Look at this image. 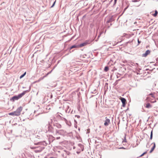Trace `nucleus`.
Segmentation results:
<instances>
[{"mask_svg":"<svg viewBox=\"0 0 158 158\" xmlns=\"http://www.w3.org/2000/svg\"><path fill=\"white\" fill-rule=\"evenodd\" d=\"M27 91H24L22 93L19 94L18 96H14L11 99V100L13 101L16 100H18L19 99L22 97L27 92Z\"/></svg>","mask_w":158,"mask_h":158,"instance_id":"obj_1","label":"nucleus"},{"mask_svg":"<svg viewBox=\"0 0 158 158\" xmlns=\"http://www.w3.org/2000/svg\"><path fill=\"white\" fill-rule=\"evenodd\" d=\"M22 110L23 107L22 106H20L15 111H14L15 116H19L21 114V112Z\"/></svg>","mask_w":158,"mask_h":158,"instance_id":"obj_2","label":"nucleus"},{"mask_svg":"<svg viewBox=\"0 0 158 158\" xmlns=\"http://www.w3.org/2000/svg\"><path fill=\"white\" fill-rule=\"evenodd\" d=\"M90 43H91V42L90 41H89V40H86L84 43L80 44L79 45V48L85 46L88 44H90Z\"/></svg>","mask_w":158,"mask_h":158,"instance_id":"obj_3","label":"nucleus"},{"mask_svg":"<svg viewBox=\"0 0 158 158\" xmlns=\"http://www.w3.org/2000/svg\"><path fill=\"white\" fill-rule=\"evenodd\" d=\"M110 123V120L108 118H107L106 117V120L105 121L104 125L105 126H108Z\"/></svg>","mask_w":158,"mask_h":158,"instance_id":"obj_4","label":"nucleus"},{"mask_svg":"<svg viewBox=\"0 0 158 158\" xmlns=\"http://www.w3.org/2000/svg\"><path fill=\"white\" fill-rule=\"evenodd\" d=\"M121 100L123 106H124L125 105L126 103V99L124 98L120 97L119 98Z\"/></svg>","mask_w":158,"mask_h":158,"instance_id":"obj_5","label":"nucleus"},{"mask_svg":"<svg viewBox=\"0 0 158 158\" xmlns=\"http://www.w3.org/2000/svg\"><path fill=\"white\" fill-rule=\"evenodd\" d=\"M150 51L149 50H147L145 53L143 54V56L146 57L150 53Z\"/></svg>","mask_w":158,"mask_h":158,"instance_id":"obj_6","label":"nucleus"},{"mask_svg":"<svg viewBox=\"0 0 158 158\" xmlns=\"http://www.w3.org/2000/svg\"><path fill=\"white\" fill-rule=\"evenodd\" d=\"M152 144H153V146L151 148V150H150L149 152L150 153H151L153 151L156 147V144L155 143H152Z\"/></svg>","mask_w":158,"mask_h":158,"instance_id":"obj_7","label":"nucleus"},{"mask_svg":"<svg viewBox=\"0 0 158 158\" xmlns=\"http://www.w3.org/2000/svg\"><path fill=\"white\" fill-rule=\"evenodd\" d=\"M79 48V45H73L70 47V49H71L74 48Z\"/></svg>","mask_w":158,"mask_h":158,"instance_id":"obj_8","label":"nucleus"},{"mask_svg":"<svg viewBox=\"0 0 158 158\" xmlns=\"http://www.w3.org/2000/svg\"><path fill=\"white\" fill-rule=\"evenodd\" d=\"M44 148H40V149L39 150H35V152H40L42 151V150Z\"/></svg>","mask_w":158,"mask_h":158,"instance_id":"obj_9","label":"nucleus"},{"mask_svg":"<svg viewBox=\"0 0 158 158\" xmlns=\"http://www.w3.org/2000/svg\"><path fill=\"white\" fill-rule=\"evenodd\" d=\"M151 107V105L149 103H148L146 105L145 107L147 108H150Z\"/></svg>","mask_w":158,"mask_h":158,"instance_id":"obj_10","label":"nucleus"},{"mask_svg":"<svg viewBox=\"0 0 158 158\" xmlns=\"http://www.w3.org/2000/svg\"><path fill=\"white\" fill-rule=\"evenodd\" d=\"M157 14H158V12H157V11L156 10L155 11V13L154 14H153L152 15L154 17H156L157 15Z\"/></svg>","mask_w":158,"mask_h":158,"instance_id":"obj_11","label":"nucleus"},{"mask_svg":"<svg viewBox=\"0 0 158 158\" xmlns=\"http://www.w3.org/2000/svg\"><path fill=\"white\" fill-rule=\"evenodd\" d=\"M26 73V72H25L21 76H20V78L21 79L22 78H23V77H24L25 76Z\"/></svg>","mask_w":158,"mask_h":158,"instance_id":"obj_12","label":"nucleus"},{"mask_svg":"<svg viewBox=\"0 0 158 158\" xmlns=\"http://www.w3.org/2000/svg\"><path fill=\"white\" fill-rule=\"evenodd\" d=\"M10 115L15 116V114L14 112H13L10 113L8 114Z\"/></svg>","mask_w":158,"mask_h":158,"instance_id":"obj_13","label":"nucleus"},{"mask_svg":"<svg viewBox=\"0 0 158 158\" xmlns=\"http://www.w3.org/2000/svg\"><path fill=\"white\" fill-rule=\"evenodd\" d=\"M109 70V68L108 67L106 66L104 68V71L106 72L107 71Z\"/></svg>","mask_w":158,"mask_h":158,"instance_id":"obj_14","label":"nucleus"},{"mask_svg":"<svg viewBox=\"0 0 158 158\" xmlns=\"http://www.w3.org/2000/svg\"><path fill=\"white\" fill-rule=\"evenodd\" d=\"M152 131L151 132L150 139H152Z\"/></svg>","mask_w":158,"mask_h":158,"instance_id":"obj_15","label":"nucleus"},{"mask_svg":"<svg viewBox=\"0 0 158 158\" xmlns=\"http://www.w3.org/2000/svg\"><path fill=\"white\" fill-rule=\"evenodd\" d=\"M149 95H150L151 96V97L153 98H154V94L153 93H151L149 94Z\"/></svg>","mask_w":158,"mask_h":158,"instance_id":"obj_16","label":"nucleus"},{"mask_svg":"<svg viewBox=\"0 0 158 158\" xmlns=\"http://www.w3.org/2000/svg\"><path fill=\"white\" fill-rule=\"evenodd\" d=\"M146 152H144L139 157H142L143 156L144 154H146Z\"/></svg>","mask_w":158,"mask_h":158,"instance_id":"obj_17","label":"nucleus"},{"mask_svg":"<svg viewBox=\"0 0 158 158\" xmlns=\"http://www.w3.org/2000/svg\"><path fill=\"white\" fill-rule=\"evenodd\" d=\"M56 2V1L54 2L53 4L51 6V7H53L54 6V5L55 3Z\"/></svg>","mask_w":158,"mask_h":158,"instance_id":"obj_18","label":"nucleus"},{"mask_svg":"<svg viewBox=\"0 0 158 158\" xmlns=\"http://www.w3.org/2000/svg\"><path fill=\"white\" fill-rule=\"evenodd\" d=\"M56 2V1L54 2L53 4L51 6V7H53L54 6V5L55 3Z\"/></svg>","mask_w":158,"mask_h":158,"instance_id":"obj_19","label":"nucleus"},{"mask_svg":"<svg viewBox=\"0 0 158 158\" xmlns=\"http://www.w3.org/2000/svg\"><path fill=\"white\" fill-rule=\"evenodd\" d=\"M138 42L139 44L141 43V41H139V39L138 40Z\"/></svg>","mask_w":158,"mask_h":158,"instance_id":"obj_20","label":"nucleus"},{"mask_svg":"<svg viewBox=\"0 0 158 158\" xmlns=\"http://www.w3.org/2000/svg\"><path fill=\"white\" fill-rule=\"evenodd\" d=\"M40 144V143H35V145H38Z\"/></svg>","mask_w":158,"mask_h":158,"instance_id":"obj_21","label":"nucleus"},{"mask_svg":"<svg viewBox=\"0 0 158 158\" xmlns=\"http://www.w3.org/2000/svg\"><path fill=\"white\" fill-rule=\"evenodd\" d=\"M149 97H147V99L149 101H150V100L149 99Z\"/></svg>","mask_w":158,"mask_h":158,"instance_id":"obj_22","label":"nucleus"},{"mask_svg":"<svg viewBox=\"0 0 158 158\" xmlns=\"http://www.w3.org/2000/svg\"><path fill=\"white\" fill-rule=\"evenodd\" d=\"M60 137H57L56 138V139H60Z\"/></svg>","mask_w":158,"mask_h":158,"instance_id":"obj_23","label":"nucleus"},{"mask_svg":"<svg viewBox=\"0 0 158 158\" xmlns=\"http://www.w3.org/2000/svg\"><path fill=\"white\" fill-rule=\"evenodd\" d=\"M117 0H114V3H115V4L116 3Z\"/></svg>","mask_w":158,"mask_h":158,"instance_id":"obj_24","label":"nucleus"},{"mask_svg":"<svg viewBox=\"0 0 158 158\" xmlns=\"http://www.w3.org/2000/svg\"><path fill=\"white\" fill-rule=\"evenodd\" d=\"M50 158H54V157H50Z\"/></svg>","mask_w":158,"mask_h":158,"instance_id":"obj_25","label":"nucleus"}]
</instances>
